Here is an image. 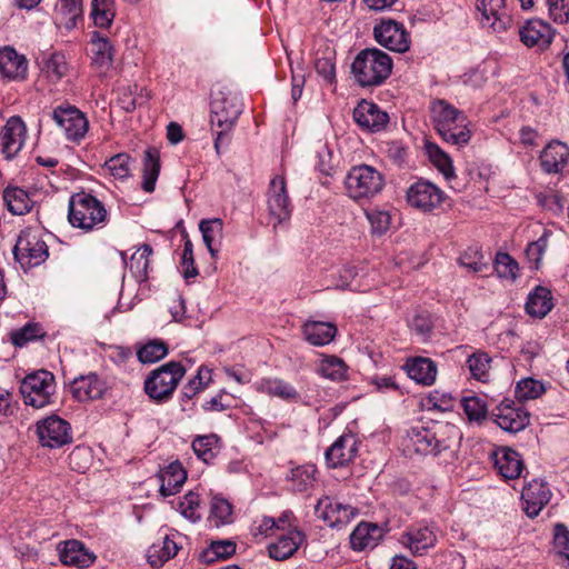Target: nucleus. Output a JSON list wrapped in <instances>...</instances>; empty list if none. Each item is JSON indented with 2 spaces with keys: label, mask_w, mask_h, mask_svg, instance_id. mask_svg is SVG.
Instances as JSON below:
<instances>
[{
  "label": "nucleus",
  "mask_w": 569,
  "mask_h": 569,
  "mask_svg": "<svg viewBox=\"0 0 569 569\" xmlns=\"http://www.w3.org/2000/svg\"><path fill=\"white\" fill-rule=\"evenodd\" d=\"M243 111L240 92L229 84L217 83L211 90L210 122L216 131L214 149L220 152L222 146L230 142L229 133Z\"/></svg>",
  "instance_id": "obj_1"
},
{
  "label": "nucleus",
  "mask_w": 569,
  "mask_h": 569,
  "mask_svg": "<svg viewBox=\"0 0 569 569\" xmlns=\"http://www.w3.org/2000/svg\"><path fill=\"white\" fill-rule=\"evenodd\" d=\"M433 127L441 139L458 148L465 147L471 139L469 121L462 111L443 99L430 103Z\"/></svg>",
  "instance_id": "obj_2"
},
{
  "label": "nucleus",
  "mask_w": 569,
  "mask_h": 569,
  "mask_svg": "<svg viewBox=\"0 0 569 569\" xmlns=\"http://www.w3.org/2000/svg\"><path fill=\"white\" fill-rule=\"evenodd\" d=\"M455 426L433 422L430 426H415L407 435V449L419 455L437 456L451 446V435H456Z\"/></svg>",
  "instance_id": "obj_3"
},
{
  "label": "nucleus",
  "mask_w": 569,
  "mask_h": 569,
  "mask_svg": "<svg viewBox=\"0 0 569 569\" xmlns=\"http://www.w3.org/2000/svg\"><path fill=\"white\" fill-rule=\"evenodd\" d=\"M107 216L104 206L92 194L76 193L69 201L68 219L73 227L87 231L102 228L107 221Z\"/></svg>",
  "instance_id": "obj_4"
},
{
  "label": "nucleus",
  "mask_w": 569,
  "mask_h": 569,
  "mask_svg": "<svg viewBox=\"0 0 569 569\" xmlns=\"http://www.w3.org/2000/svg\"><path fill=\"white\" fill-rule=\"evenodd\" d=\"M13 256L23 269L44 262L49 257V249L42 239V230L34 227L21 230L13 248Z\"/></svg>",
  "instance_id": "obj_5"
},
{
  "label": "nucleus",
  "mask_w": 569,
  "mask_h": 569,
  "mask_svg": "<svg viewBox=\"0 0 569 569\" xmlns=\"http://www.w3.org/2000/svg\"><path fill=\"white\" fill-rule=\"evenodd\" d=\"M345 183L349 197L360 201L380 193L385 186V179L376 168L360 164L349 170Z\"/></svg>",
  "instance_id": "obj_6"
},
{
  "label": "nucleus",
  "mask_w": 569,
  "mask_h": 569,
  "mask_svg": "<svg viewBox=\"0 0 569 569\" xmlns=\"http://www.w3.org/2000/svg\"><path fill=\"white\" fill-rule=\"evenodd\" d=\"M186 373L180 362L170 361L153 370L144 381V391L156 401L168 400Z\"/></svg>",
  "instance_id": "obj_7"
},
{
  "label": "nucleus",
  "mask_w": 569,
  "mask_h": 569,
  "mask_svg": "<svg viewBox=\"0 0 569 569\" xmlns=\"http://www.w3.org/2000/svg\"><path fill=\"white\" fill-rule=\"evenodd\" d=\"M54 389V377L47 370L28 375L20 385V392L24 405L37 409L51 403Z\"/></svg>",
  "instance_id": "obj_8"
},
{
  "label": "nucleus",
  "mask_w": 569,
  "mask_h": 569,
  "mask_svg": "<svg viewBox=\"0 0 569 569\" xmlns=\"http://www.w3.org/2000/svg\"><path fill=\"white\" fill-rule=\"evenodd\" d=\"M36 433L39 443L50 449L61 448L72 441L70 423L56 415L37 421Z\"/></svg>",
  "instance_id": "obj_9"
},
{
  "label": "nucleus",
  "mask_w": 569,
  "mask_h": 569,
  "mask_svg": "<svg viewBox=\"0 0 569 569\" xmlns=\"http://www.w3.org/2000/svg\"><path fill=\"white\" fill-rule=\"evenodd\" d=\"M406 200L410 207L429 213L441 207L446 193L437 184L420 179L407 189Z\"/></svg>",
  "instance_id": "obj_10"
},
{
  "label": "nucleus",
  "mask_w": 569,
  "mask_h": 569,
  "mask_svg": "<svg viewBox=\"0 0 569 569\" xmlns=\"http://www.w3.org/2000/svg\"><path fill=\"white\" fill-rule=\"evenodd\" d=\"M377 42L395 52H406L410 48V34L405 26L396 20L381 19L373 28Z\"/></svg>",
  "instance_id": "obj_11"
},
{
  "label": "nucleus",
  "mask_w": 569,
  "mask_h": 569,
  "mask_svg": "<svg viewBox=\"0 0 569 569\" xmlns=\"http://www.w3.org/2000/svg\"><path fill=\"white\" fill-rule=\"evenodd\" d=\"M52 119L64 131L66 138L73 142L82 140L89 129L84 113L70 104L57 107L52 112Z\"/></svg>",
  "instance_id": "obj_12"
},
{
  "label": "nucleus",
  "mask_w": 569,
  "mask_h": 569,
  "mask_svg": "<svg viewBox=\"0 0 569 569\" xmlns=\"http://www.w3.org/2000/svg\"><path fill=\"white\" fill-rule=\"evenodd\" d=\"M359 441L352 432H343L326 450V461L329 468H341L350 463L357 456Z\"/></svg>",
  "instance_id": "obj_13"
},
{
  "label": "nucleus",
  "mask_w": 569,
  "mask_h": 569,
  "mask_svg": "<svg viewBox=\"0 0 569 569\" xmlns=\"http://www.w3.org/2000/svg\"><path fill=\"white\" fill-rule=\"evenodd\" d=\"M269 216L274 220L273 226L287 221L291 216V204L283 177H274L270 181L268 192Z\"/></svg>",
  "instance_id": "obj_14"
},
{
  "label": "nucleus",
  "mask_w": 569,
  "mask_h": 569,
  "mask_svg": "<svg viewBox=\"0 0 569 569\" xmlns=\"http://www.w3.org/2000/svg\"><path fill=\"white\" fill-rule=\"evenodd\" d=\"M400 542L413 556H422L437 542V535L432 526L418 523L407 528L401 535Z\"/></svg>",
  "instance_id": "obj_15"
},
{
  "label": "nucleus",
  "mask_w": 569,
  "mask_h": 569,
  "mask_svg": "<svg viewBox=\"0 0 569 569\" xmlns=\"http://www.w3.org/2000/svg\"><path fill=\"white\" fill-rule=\"evenodd\" d=\"M477 9L483 27L495 32L506 31L512 23L511 16L505 6V0H479Z\"/></svg>",
  "instance_id": "obj_16"
},
{
  "label": "nucleus",
  "mask_w": 569,
  "mask_h": 569,
  "mask_svg": "<svg viewBox=\"0 0 569 569\" xmlns=\"http://www.w3.org/2000/svg\"><path fill=\"white\" fill-rule=\"evenodd\" d=\"M26 126L20 117H10L1 130V152L7 160L13 159L26 141Z\"/></svg>",
  "instance_id": "obj_17"
},
{
  "label": "nucleus",
  "mask_w": 569,
  "mask_h": 569,
  "mask_svg": "<svg viewBox=\"0 0 569 569\" xmlns=\"http://www.w3.org/2000/svg\"><path fill=\"white\" fill-rule=\"evenodd\" d=\"M316 512L328 526L338 529L346 526L357 513L350 505H343L330 497H323L318 501Z\"/></svg>",
  "instance_id": "obj_18"
},
{
  "label": "nucleus",
  "mask_w": 569,
  "mask_h": 569,
  "mask_svg": "<svg viewBox=\"0 0 569 569\" xmlns=\"http://www.w3.org/2000/svg\"><path fill=\"white\" fill-rule=\"evenodd\" d=\"M493 421L505 431L518 432L529 423V416L522 408H516L513 402H501L492 410Z\"/></svg>",
  "instance_id": "obj_19"
},
{
  "label": "nucleus",
  "mask_w": 569,
  "mask_h": 569,
  "mask_svg": "<svg viewBox=\"0 0 569 569\" xmlns=\"http://www.w3.org/2000/svg\"><path fill=\"white\" fill-rule=\"evenodd\" d=\"M353 120L362 129L377 132L386 128L389 116L376 103L361 100L353 110Z\"/></svg>",
  "instance_id": "obj_20"
},
{
  "label": "nucleus",
  "mask_w": 569,
  "mask_h": 569,
  "mask_svg": "<svg viewBox=\"0 0 569 569\" xmlns=\"http://www.w3.org/2000/svg\"><path fill=\"white\" fill-rule=\"evenodd\" d=\"M550 498L551 492L547 483L541 480L533 479L523 487L521 492L523 511L528 517L535 518L549 502Z\"/></svg>",
  "instance_id": "obj_21"
},
{
  "label": "nucleus",
  "mask_w": 569,
  "mask_h": 569,
  "mask_svg": "<svg viewBox=\"0 0 569 569\" xmlns=\"http://www.w3.org/2000/svg\"><path fill=\"white\" fill-rule=\"evenodd\" d=\"M106 390V381L94 372L76 377L70 385V391L78 401L100 399Z\"/></svg>",
  "instance_id": "obj_22"
},
{
  "label": "nucleus",
  "mask_w": 569,
  "mask_h": 569,
  "mask_svg": "<svg viewBox=\"0 0 569 569\" xmlns=\"http://www.w3.org/2000/svg\"><path fill=\"white\" fill-rule=\"evenodd\" d=\"M492 459L499 475L505 479H517L525 468L520 455L508 447H501L492 453Z\"/></svg>",
  "instance_id": "obj_23"
},
{
  "label": "nucleus",
  "mask_w": 569,
  "mask_h": 569,
  "mask_svg": "<svg viewBox=\"0 0 569 569\" xmlns=\"http://www.w3.org/2000/svg\"><path fill=\"white\" fill-rule=\"evenodd\" d=\"M391 69L390 56L377 48L360 51L351 64V71H391Z\"/></svg>",
  "instance_id": "obj_24"
},
{
  "label": "nucleus",
  "mask_w": 569,
  "mask_h": 569,
  "mask_svg": "<svg viewBox=\"0 0 569 569\" xmlns=\"http://www.w3.org/2000/svg\"><path fill=\"white\" fill-rule=\"evenodd\" d=\"M519 36L520 40L527 47L545 48L551 43L553 38V31L547 22L540 19H533L529 20L519 30Z\"/></svg>",
  "instance_id": "obj_25"
},
{
  "label": "nucleus",
  "mask_w": 569,
  "mask_h": 569,
  "mask_svg": "<svg viewBox=\"0 0 569 569\" xmlns=\"http://www.w3.org/2000/svg\"><path fill=\"white\" fill-rule=\"evenodd\" d=\"M306 540V536L298 529H292L284 535H280L274 542L268 546L269 556L278 561L292 557L299 547Z\"/></svg>",
  "instance_id": "obj_26"
},
{
  "label": "nucleus",
  "mask_w": 569,
  "mask_h": 569,
  "mask_svg": "<svg viewBox=\"0 0 569 569\" xmlns=\"http://www.w3.org/2000/svg\"><path fill=\"white\" fill-rule=\"evenodd\" d=\"M59 556L63 565L78 568H88L96 559L94 555L76 539L64 541L62 547H59Z\"/></svg>",
  "instance_id": "obj_27"
},
{
  "label": "nucleus",
  "mask_w": 569,
  "mask_h": 569,
  "mask_svg": "<svg viewBox=\"0 0 569 569\" xmlns=\"http://www.w3.org/2000/svg\"><path fill=\"white\" fill-rule=\"evenodd\" d=\"M569 161V148L560 141L550 142L540 154L541 168L547 173L561 172Z\"/></svg>",
  "instance_id": "obj_28"
},
{
  "label": "nucleus",
  "mask_w": 569,
  "mask_h": 569,
  "mask_svg": "<svg viewBox=\"0 0 569 569\" xmlns=\"http://www.w3.org/2000/svg\"><path fill=\"white\" fill-rule=\"evenodd\" d=\"M403 368L412 380L422 386L433 385L438 373L436 362L425 357L408 359Z\"/></svg>",
  "instance_id": "obj_29"
},
{
  "label": "nucleus",
  "mask_w": 569,
  "mask_h": 569,
  "mask_svg": "<svg viewBox=\"0 0 569 569\" xmlns=\"http://www.w3.org/2000/svg\"><path fill=\"white\" fill-rule=\"evenodd\" d=\"M302 335L312 346L329 345L337 335V327L331 322L308 320L302 325Z\"/></svg>",
  "instance_id": "obj_30"
},
{
  "label": "nucleus",
  "mask_w": 569,
  "mask_h": 569,
  "mask_svg": "<svg viewBox=\"0 0 569 569\" xmlns=\"http://www.w3.org/2000/svg\"><path fill=\"white\" fill-rule=\"evenodd\" d=\"M258 391L270 397H277L288 402H298L300 393L289 382L280 378H264L257 385Z\"/></svg>",
  "instance_id": "obj_31"
},
{
  "label": "nucleus",
  "mask_w": 569,
  "mask_h": 569,
  "mask_svg": "<svg viewBox=\"0 0 569 569\" xmlns=\"http://www.w3.org/2000/svg\"><path fill=\"white\" fill-rule=\"evenodd\" d=\"M160 480L161 485L159 492L161 496H173L180 491L181 487L187 480V471L183 469L180 462H171L164 470L161 471Z\"/></svg>",
  "instance_id": "obj_32"
},
{
  "label": "nucleus",
  "mask_w": 569,
  "mask_h": 569,
  "mask_svg": "<svg viewBox=\"0 0 569 569\" xmlns=\"http://www.w3.org/2000/svg\"><path fill=\"white\" fill-rule=\"evenodd\" d=\"M381 537L378 526L361 522L350 535V545L353 550L361 551L377 546Z\"/></svg>",
  "instance_id": "obj_33"
},
{
  "label": "nucleus",
  "mask_w": 569,
  "mask_h": 569,
  "mask_svg": "<svg viewBox=\"0 0 569 569\" xmlns=\"http://www.w3.org/2000/svg\"><path fill=\"white\" fill-rule=\"evenodd\" d=\"M161 169L160 152L157 148L150 147L144 151L142 183L141 187L146 192H152L156 188Z\"/></svg>",
  "instance_id": "obj_34"
},
{
  "label": "nucleus",
  "mask_w": 569,
  "mask_h": 569,
  "mask_svg": "<svg viewBox=\"0 0 569 569\" xmlns=\"http://www.w3.org/2000/svg\"><path fill=\"white\" fill-rule=\"evenodd\" d=\"M551 291L545 287H537L529 293L526 310L530 316L543 318L552 309Z\"/></svg>",
  "instance_id": "obj_35"
},
{
  "label": "nucleus",
  "mask_w": 569,
  "mask_h": 569,
  "mask_svg": "<svg viewBox=\"0 0 569 569\" xmlns=\"http://www.w3.org/2000/svg\"><path fill=\"white\" fill-rule=\"evenodd\" d=\"M3 200L8 210L18 216L28 213L33 207V200L29 193L19 187H8L3 191Z\"/></svg>",
  "instance_id": "obj_36"
},
{
  "label": "nucleus",
  "mask_w": 569,
  "mask_h": 569,
  "mask_svg": "<svg viewBox=\"0 0 569 569\" xmlns=\"http://www.w3.org/2000/svg\"><path fill=\"white\" fill-rule=\"evenodd\" d=\"M318 373L331 381L340 382L348 378V366L337 356H325L318 366Z\"/></svg>",
  "instance_id": "obj_37"
},
{
  "label": "nucleus",
  "mask_w": 569,
  "mask_h": 569,
  "mask_svg": "<svg viewBox=\"0 0 569 569\" xmlns=\"http://www.w3.org/2000/svg\"><path fill=\"white\" fill-rule=\"evenodd\" d=\"M179 547L174 540L166 536L161 543H153L148 549V562L152 567H161L166 561L177 556Z\"/></svg>",
  "instance_id": "obj_38"
},
{
  "label": "nucleus",
  "mask_w": 569,
  "mask_h": 569,
  "mask_svg": "<svg viewBox=\"0 0 569 569\" xmlns=\"http://www.w3.org/2000/svg\"><path fill=\"white\" fill-rule=\"evenodd\" d=\"M199 230L211 257L216 258L219 251L216 247V240L217 238L222 237L223 221L220 218L201 220L199 223Z\"/></svg>",
  "instance_id": "obj_39"
},
{
  "label": "nucleus",
  "mask_w": 569,
  "mask_h": 569,
  "mask_svg": "<svg viewBox=\"0 0 569 569\" xmlns=\"http://www.w3.org/2000/svg\"><path fill=\"white\" fill-rule=\"evenodd\" d=\"M151 253V246L143 244L131 256L127 264L131 274L138 282L148 279L149 257Z\"/></svg>",
  "instance_id": "obj_40"
},
{
  "label": "nucleus",
  "mask_w": 569,
  "mask_h": 569,
  "mask_svg": "<svg viewBox=\"0 0 569 569\" xmlns=\"http://www.w3.org/2000/svg\"><path fill=\"white\" fill-rule=\"evenodd\" d=\"M461 267L475 273L488 274L490 264L482 251L477 247L468 248L458 259Z\"/></svg>",
  "instance_id": "obj_41"
},
{
  "label": "nucleus",
  "mask_w": 569,
  "mask_h": 569,
  "mask_svg": "<svg viewBox=\"0 0 569 569\" xmlns=\"http://www.w3.org/2000/svg\"><path fill=\"white\" fill-rule=\"evenodd\" d=\"M219 437L217 435L198 436L192 441L196 456L206 463L214 459L218 453Z\"/></svg>",
  "instance_id": "obj_42"
},
{
  "label": "nucleus",
  "mask_w": 569,
  "mask_h": 569,
  "mask_svg": "<svg viewBox=\"0 0 569 569\" xmlns=\"http://www.w3.org/2000/svg\"><path fill=\"white\" fill-rule=\"evenodd\" d=\"M90 16L97 27L109 28L116 16L113 0H92Z\"/></svg>",
  "instance_id": "obj_43"
},
{
  "label": "nucleus",
  "mask_w": 569,
  "mask_h": 569,
  "mask_svg": "<svg viewBox=\"0 0 569 569\" xmlns=\"http://www.w3.org/2000/svg\"><path fill=\"white\" fill-rule=\"evenodd\" d=\"M236 552V543L231 540L212 541L201 553V561L212 563L218 560H224Z\"/></svg>",
  "instance_id": "obj_44"
},
{
  "label": "nucleus",
  "mask_w": 569,
  "mask_h": 569,
  "mask_svg": "<svg viewBox=\"0 0 569 569\" xmlns=\"http://www.w3.org/2000/svg\"><path fill=\"white\" fill-rule=\"evenodd\" d=\"M28 59L11 46L0 48V71H27Z\"/></svg>",
  "instance_id": "obj_45"
},
{
  "label": "nucleus",
  "mask_w": 569,
  "mask_h": 569,
  "mask_svg": "<svg viewBox=\"0 0 569 569\" xmlns=\"http://www.w3.org/2000/svg\"><path fill=\"white\" fill-rule=\"evenodd\" d=\"M168 355V346L162 340H150L137 351L138 360L142 363H153Z\"/></svg>",
  "instance_id": "obj_46"
},
{
  "label": "nucleus",
  "mask_w": 569,
  "mask_h": 569,
  "mask_svg": "<svg viewBox=\"0 0 569 569\" xmlns=\"http://www.w3.org/2000/svg\"><path fill=\"white\" fill-rule=\"evenodd\" d=\"M211 381V370L204 366L199 367L197 375L191 378L182 388V397L184 399H192L196 395L202 391Z\"/></svg>",
  "instance_id": "obj_47"
},
{
  "label": "nucleus",
  "mask_w": 569,
  "mask_h": 569,
  "mask_svg": "<svg viewBox=\"0 0 569 569\" xmlns=\"http://www.w3.org/2000/svg\"><path fill=\"white\" fill-rule=\"evenodd\" d=\"M491 365V358L483 351L472 353L467 359V366L472 378L486 381Z\"/></svg>",
  "instance_id": "obj_48"
},
{
  "label": "nucleus",
  "mask_w": 569,
  "mask_h": 569,
  "mask_svg": "<svg viewBox=\"0 0 569 569\" xmlns=\"http://www.w3.org/2000/svg\"><path fill=\"white\" fill-rule=\"evenodd\" d=\"M56 11L62 16L66 27H74L77 19L82 16V0H58Z\"/></svg>",
  "instance_id": "obj_49"
},
{
  "label": "nucleus",
  "mask_w": 569,
  "mask_h": 569,
  "mask_svg": "<svg viewBox=\"0 0 569 569\" xmlns=\"http://www.w3.org/2000/svg\"><path fill=\"white\" fill-rule=\"evenodd\" d=\"M463 411L469 420L481 421L488 413L487 402L478 396L465 397L462 399Z\"/></svg>",
  "instance_id": "obj_50"
},
{
  "label": "nucleus",
  "mask_w": 569,
  "mask_h": 569,
  "mask_svg": "<svg viewBox=\"0 0 569 569\" xmlns=\"http://www.w3.org/2000/svg\"><path fill=\"white\" fill-rule=\"evenodd\" d=\"M546 389L541 381L533 378L521 379L517 383L516 395L519 400L537 399Z\"/></svg>",
  "instance_id": "obj_51"
},
{
  "label": "nucleus",
  "mask_w": 569,
  "mask_h": 569,
  "mask_svg": "<svg viewBox=\"0 0 569 569\" xmlns=\"http://www.w3.org/2000/svg\"><path fill=\"white\" fill-rule=\"evenodd\" d=\"M130 156L127 153H118L104 162V168L116 179H126L130 176Z\"/></svg>",
  "instance_id": "obj_52"
},
{
  "label": "nucleus",
  "mask_w": 569,
  "mask_h": 569,
  "mask_svg": "<svg viewBox=\"0 0 569 569\" xmlns=\"http://www.w3.org/2000/svg\"><path fill=\"white\" fill-rule=\"evenodd\" d=\"M43 336L42 329L39 325L29 322L22 328L14 330L10 333L11 342L16 347H23L28 342L33 341Z\"/></svg>",
  "instance_id": "obj_53"
},
{
  "label": "nucleus",
  "mask_w": 569,
  "mask_h": 569,
  "mask_svg": "<svg viewBox=\"0 0 569 569\" xmlns=\"http://www.w3.org/2000/svg\"><path fill=\"white\" fill-rule=\"evenodd\" d=\"M493 268L499 278L516 279L517 277L518 263L509 253L498 252Z\"/></svg>",
  "instance_id": "obj_54"
},
{
  "label": "nucleus",
  "mask_w": 569,
  "mask_h": 569,
  "mask_svg": "<svg viewBox=\"0 0 569 569\" xmlns=\"http://www.w3.org/2000/svg\"><path fill=\"white\" fill-rule=\"evenodd\" d=\"M199 508L200 498L199 495L193 491L186 493L179 503L181 515L191 522L200 520L201 515L199 512Z\"/></svg>",
  "instance_id": "obj_55"
},
{
  "label": "nucleus",
  "mask_w": 569,
  "mask_h": 569,
  "mask_svg": "<svg viewBox=\"0 0 569 569\" xmlns=\"http://www.w3.org/2000/svg\"><path fill=\"white\" fill-rule=\"evenodd\" d=\"M211 518L217 527L231 522V503L224 498L214 497L211 503Z\"/></svg>",
  "instance_id": "obj_56"
},
{
  "label": "nucleus",
  "mask_w": 569,
  "mask_h": 569,
  "mask_svg": "<svg viewBox=\"0 0 569 569\" xmlns=\"http://www.w3.org/2000/svg\"><path fill=\"white\" fill-rule=\"evenodd\" d=\"M430 160L439 169V171L447 178L453 177L452 161L447 153H445L438 146L429 144L427 147Z\"/></svg>",
  "instance_id": "obj_57"
},
{
  "label": "nucleus",
  "mask_w": 569,
  "mask_h": 569,
  "mask_svg": "<svg viewBox=\"0 0 569 569\" xmlns=\"http://www.w3.org/2000/svg\"><path fill=\"white\" fill-rule=\"evenodd\" d=\"M550 236L549 231H545L542 236L528 244L526 249V256L529 262L532 263L535 269L539 268L540 261L546 252L548 247V238Z\"/></svg>",
  "instance_id": "obj_58"
},
{
  "label": "nucleus",
  "mask_w": 569,
  "mask_h": 569,
  "mask_svg": "<svg viewBox=\"0 0 569 569\" xmlns=\"http://www.w3.org/2000/svg\"><path fill=\"white\" fill-rule=\"evenodd\" d=\"M92 46L94 52L93 61L99 67H106L111 61V46L109 41L94 32L92 36Z\"/></svg>",
  "instance_id": "obj_59"
},
{
  "label": "nucleus",
  "mask_w": 569,
  "mask_h": 569,
  "mask_svg": "<svg viewBox=\"0 0 569 569\" xmlns=\"http://www.w3.org/2000/svg\"><path fill=\"white\" fill-rule=\"evenodd\" d=\"M366 217L370 222L372 233L383 234L390 227L391 217L387 211L378 209L367 210Z\"/></svg>",
  "instance_id": "obj_60"
},
{
  "label": "nucleus",
  "mask_w": 569,
  "mask_h": 569,
  "mask_svg": "<svg viewBox=\"0 0 569 569\" xmlns=\"http://www.w3.org/2000/svg\"><path fill=\"white\" fill-rule=\"evenodd\" d=\"M553 549L569 561V530L562 523H557L553 528Z\"/></svg>",
  "instance_id": "obj_61"
},
{
  "label": "nucleus",
  "mask_w": 569,
  "mask_h": 569,
  "mask_svg": "<svg viewBox=\"0 0 569 569\" xmlns=\"http://www.w3.org/2000/svg\"><path fill=\"white\" fill-rule=\"evenodd\" d=\"M547 4L553 22L563 24L569 21V0H547Z\"/></svg>",
  "instance_id": "obj_62"
},
{
  "label": "nucleus",
  "mask_w": 569,
  "mask_h": 569,
  "mask_svg": "<svg viewBox=\"0 0 569 569\" xmlns=\"http://www.w3.org/2000/svg\"><path fill=\"white\" fill-rule=\"evenodd\" d=\"M181 264L183 267V276L186 279L193 278L198 274V270L194 267L193 244L187 236L184 237Z\"/></svg>",
  "instance_id": "obj_63"
},
{
  "label": "nucleus",
  "mask_w": 569,
  "mask_h": 569,
  "mask_svg": "<svg viewBox=\"0 0 569 569\" xmlns=\"http://www.w3.org/2000/svg\"><path fill=\"white\" fill-rule=\"evenodd\" d=\"M316 469L313 466L298 467L292 470V480L297 482V489L307 490L313 485Z\"/></svg>",
  "instance_id": "obj_64"
}]
</instances>
